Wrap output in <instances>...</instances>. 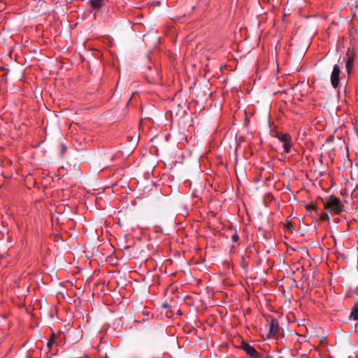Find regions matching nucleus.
<instances>
[{
    "label": "nucleus",
    "mask_w": 358,
    "mask_h": 358,
    "mask_svg": "<svg viewBox=\"0 0 358 358\" xmlns=\"http://www.w3.org/2000/svg\"><path fill=\"white\" fill-rule=\"evenodd\" d=\"M324 208L329 213L340 214L343 211V205L338 198L331 195L323 200Z\"/></svg>",
    "instance_id": "nucleus-1"
},
{
    "label": "nucleus",
    "mask_w": 358,
    "mask_h": 358,
    "mask_svg": "<svg viewBox=\"0 0 358 358\" xmlns=\"http://www.w3.org/2000/svg\"><path fill=\"white\" fill-rule=\"evenodd\" d=\"M341 69L338 65L335 64L331 75V83L334 88L339 85Z\"/></svg>",
    "instance_id": "nucleus-3"
},
{
    "label": "nucleus",
    "mask_w": 358,
    "mask_h": 358,
    "mask_svg": "<svg viewBox=\"0 0 358 358\" xmlns=\"http://www.w3.org/2000/svg\"><path fill=\"white\" fill-rule=\"evenodd\" d=\"M320 213V219L322 221H324V222L329 221V217L327 213L321 211Z\"/></svg>",
    "instance_id": "nucleus-9"
},
{
    "label": "nucleus",
    "mask_w": 358,
    "mask_h": 358,
    "mask_svg": "<svg viewBox=\"0 0 358 358\" xmlns=\"http://www.w3.org/2000/svg\"><path fill=\"white\" fill-rule=\"evenodd\" d=\"M231 240H232L233 242L237 243L238 241V240H239L238 235L236 233L234 234V235H232Z\"/></svg>",
    "instance_id": "nucleus-11"
},
{
    "label": "nucleus",
    "mask_w": 358,
    "mask_h": 358,
    "mask_svg": "<svg viewBox=\"0 0 358 358\" xmlns=\"http://www.w3.org/2000/svg\"><path fill=\"white\" fill-rule=\"evenodd\" d=\"M106 0H89L88 3L94 10L98 12L106 6Z\"/></svg>",
    "instance_id": "nucleus-6"
},
{
    "label": "nucleus",
    "mask_w": 358,
    "mask_h": 358,
    "mask_svg": "<svg viewBox=\"0 0 358 358\" xmlns=\"http://www.w3.org/2000/svg\"><path fill=\"white\" fill-rule=\"evenodd\" d=\"M56 335L55 333H52L50 338H49L47 345L49 349H51L52 345L55 343Z\"/></svg>",
    "instance_id": "nucleus-8"
},
{
    "label": "nucleus",
    "mask_w": 358,
    "mask_h": 358,
    "mask_svg": "<svg viewBox=\"0 0 358 358\" xmlns=\"http://www.w3.org/2000/svg\"><path fill=\"white\" fill-rule=\"evenodd\" d=\"M99 358H108L106 352H103L102 350H99L98 351Z\"/></svg>",
    "instance_id": "nucleus-10"
},
{
    "label": "nucleus",
    "mask_w": 358,
    "mask_h": 358,
    "mask_svg": "<svg viewBox=\"0 0 358 358\" xmlns=\"http://www.w3.org/2000/svg\"><path fill=\"white\" fill-rule=\"evenodd\" d=\"M258 358H272V357L267 355H258Z\"/></svg>",
    "instance_id": "nucleus-13"
},
{
    "label": "nucleus",
    "mask_w": 358,
    "mask_h": 358,
    "mask_svg": "<svg viewBox=\"0 0 358 358\" xmlns=\"http://www.w3.org/2000/svg\"><path fill=\"white\" fill-rule=\"evenodd\" d=\"M309 209H312V210L317 211V208L316 206H315V205L310 206Z\"/></svg>",
    "instance_id": "nucleus-14"
},
{
    "label": "nucleus",
    "mask_w": 358,
    "mask_h": 358,
    "mask_svg": "<svg viewBox=\"0 0 358 358\" xmlns=\"http://www.w3.org/2000/svg\"><path fill=\"white\" fill-rule=\"evenodd\" d=\"M87 358H89V357H87Z\"/></svg>",
    "instance_id": "nucleus-15"
},
{
    "label": "nucleus",
    "mask_w": 358,
    "mask_h": 358,
    "mask_svg": "<svg viewBox=\"0 0 358 358\" xmlns=\"http://www.w3.org/2000/svg\"><path fill=\"white\" fill-rule=\"evenodd\" d=\"M352 65V61L349 59L346 63V68L349 70Z\"/></svg>",
    "instance_id": "nucleus-12"
},
{
    "label": "nucleus",
    "mask_w": 358,
    "mask_h": 358,
    "mask_svg": "<svg viewBox=\"0 0 358 358\" xmlns=\"http://www.w3.org/2000/svg\"><path fill=\"white\" fill-rule=\"evenodd\" d=\"M350 318L354 320H358V304L356 303L352 308Z\"/></svg>",
    "instance_id": "nucleus-7"
},
{
    "label": "nucleus",
    "mask_w": 358,
    "mask_h": 358,
    "mask_svg": "<svg viewBox=\"0 0 358 358\" xmlns=\"http://www.w3.org/2000/svg\"><path fill=\"white\" fill-rule=\"evenodd\" d=\"M279 330V323L276 319H272L270 323L269 331L267 338H272L276 336Z\"/></svg>",
    "instance_id": "nucleus-5"
},
{
    "label": "nucleus",
    "mask_w": 358,
    "mask_h": 358,
    "mask_svg": "<svg viewBox=\"0 0 358 358\" xmlns=\"http://www.w3.org/2000/svg\"><path fill=\"white\" fill-rule=\"evenodd\" d=\"M241 348L250 357L258 358V355L259 353L255 350V348L253 346L250 345L247 342H242Z\"/></svg>",
    "instance_id": "nucleus-4"
},
{
    "label": "nucleus",
    "mask_w": 358,
    "mask_h": 358,
    "mask_svg": "<svg viewBox=\"0 0 358 358\" xmlns=\"http://www.w3.org/2000/svg\"><path fill=\"white\" fill-rule=\"evenodd\" d=\"M276 138L283 144L284 152L289 153L292 147V137L289 134L278 132Z\"/></svg>",
    "instance_id": "nucleus-2"
}]
</instances>
